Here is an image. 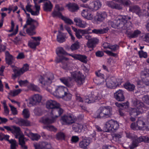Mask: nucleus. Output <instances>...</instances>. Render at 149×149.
<instances>
[{
  "label": "nucleus",
  "mask_w": 149,
  "mask_h": 149,
  "mask_svg": "<svg viewBox=\"0 0 149 149\" xmlns=\"http://www.w3.org/2000/svg\"><path fill=\"white\" fill-rule=\"evenodd\" d=\"M131 19V17L128 15H119L116 19L113 21L109 20L108 23L113 28L119 29L121 31H125L124 32L125 33L127 30L128 29L129 23L131 22L128 20Z\"/></svg>",
  "instance_id": "1"
},
{
  "label": "nucleus",
  "mask_w": 149,
  "mask_h": 149,
  "mask_svg": "<svg viewBox=\"0 0 149 149\" xmlns=\"http://www.w3.org/2000/svg\"><path fill=\"white\" fill-rule=\"evenodd\" d=\"M113 114L112 107L105 106L100 107L96 112L94 115L95 118L101 119L111 118Z\"/></svg>",
  "instance_id": "2"
},
{
  "label": "nucleus",
  "mask_w": 149,
  "mask_h": 149,
  "mask_svg": "<svg viewBox=\"0 0 149 149\" xmlns=\"http://www.w3.org/2000/svg\"><path fill=\"white\" fill-rule=\"evenodd\" d=\"M63 110L60 107V105L52 110L51 112V116L47 118H42L41 122L45 124H52L54 123L56 118L60 116L63 113Z\"/></svg>",
  "instance_id": "3"
},
{
  "label": "nucleus",
  "mask_w": 149,
  "mask_h": 149,
  "mask_svg": "<svg viewBox=\"0 0 149 149\" xmlns=\"http://www.w3.org/2000/svg\"><path fill=\"white\" fill-rule=\"evenodd\" d=\"M132 103L135 108H131L130 114L131 116L136 117L143 112L146 107L142 102L137 99L133 100Z\"/></svg>",
  "instance_id": "4"
},
{
  "label": "nucleus",
  "mask_w": 149,
  "mask_h": 149,
  "mask_svg": "<svg viewBox=\"0 0 149 149\" xmlns=\"http://www.w3.org/2000/svg\"><path fill=\"white\" fill-rule=\"evenodd\" d=\"M26 14L27 19L26 24L24 26V28H27V25H30V26L26 29V31L29 35H34L36 34V32L34 31L39 26V23L37 21L31 18L30 17L29 14L26 13Z\"/></svg>",
  "instance_id": "5"
},
{
  "label": "nucleus",
  "mask_w": 149,
  "mask_h": 149,
  "mask_svg": "<svg viewBox=\"0 0 149 149\" xmlns=\"http://www.w3.org/2000/svg\"><path fill=\"white\" fill-rule=\"evenodd\" d=\"M71 74L78 86H81L84 82L85 77L80 71L72 72L71 73Z\"/></svg>",
  "instance_id": "6"
},
{
  "label": "nucleus",
  "mask_w": 149,
  "mask_h": 149,
  "mask_svg": "<svg viewBox=\"0 0 149 149\" xmlns=\"http://www.w3.org/2000/svg\"><path fill=\"white\" fill-rule=\"evenodd\" d=\"M54 79L53 74L51 73H49L43 77L40 76L39 81L40 83L44 86L48 85L52 83Z\"/></svg>",
  "instance_id": "7"
},
{
  "label": "nucleus",
  "mask_w": 149,
  "mask_h": 149,
  "mask_svg": "<svg viewBox=\"0 0 149 149\" xmlns=\"http://www.w3.org/2000/svg\"><path fill=\"white\" fill-rule=\"evenodd\" d=\"M119 127L118 122L114 120L111 119L108 121L106 123L105 127L107 130L106 132H114L117 130Z\"/></svg>",
  "instance_id": "8"
},
{
  "label": "nucleus",
  "mask_w": 149,
  "mask_h": 149,
  "mask_svg": "<svg viewBox=\"0 0 149 149\" xmlns=\"http://www.w3.org/2000/svg\"><path fill=\"white\" fill-rule=\"evenodd\" d=\"M106 82L107 87L111 88H115L117 85H120L122 82L121 80L120 82H118L115 78L113 77L106 79Z\"/></svg>",
  "instance_id": "9"
},
{
  "label": "nucleus",
  "mask_w": 149,
  "mask_h": 149,
  "mask_svg": "<svg viewBox=\"0 0 149 149\" xmlns=\"http://www.w3.org/2000/svg\"><path fill=\"white\" fill-rule=\"evenodd\" d=\"M142 141L149 143V136H141L134 139L132 141V144L130 146V149H133L135 148L138 146L139 143Z\"/></svg>",
  "instance_id": "10"
},
{
  "label": "nucleus",
  "mask_w": 149,
  "mask_h": 149,
  "mask_svg": "<svg viewBox=\"0 0 149 149\" xmlns=\"http://www.w3.org/2000/svg\"><path fill=\"white\" fill-rule=\"evenodd\" d=\"M61 120L65 125H70L77 121V119L71 115H65L61 117Z\"/></svg>",
  "instance_id": "11"
},
{
  "label": "nucleus",
  "mask_w": 149,
  "mask_h": 149,
  "mask_svg": "<svg viewBox=\"0 0 149 149\" xmlns=\"http://www.w3.org/2000/svg\"><path fill=\"white\" fill-rule=\"evenodd\" d=\"M131 24V22H130L129 23L128 29L127 30L126 32L125 33L127 35L128 37L130 38L137 37L138 35L141 33V32L138 30H135L133 32V31L132 30V27Z\"/></svg>",
  "instance_id": "12"
},
{
  "label": "nucleus",
  "mask_w": 149,
  "mask_h": 149,
  "mask_svg": "<svg viewBox=\"0 0 149 149\" xmlns=\"http://www.w3.org/2000/svg\"><path fill=\"white\" fill-rule=\"evenodd\" d=\"M67 91V88L62 86H58L55 89L53 95L57 97H61L66 91Z\"/></svg>",
  "instance_id": "13"
},
{
  "label": "nucleus",
  "mask_w": 149,
  "mask_h": 149,
  "mask_svg": "<svg viewBox=\"0 0 149 149\" xmlns=\"http://www.w3.org/2000/svg\"><path fill=\"white\" fill-rule=\"evenodd\" d=\"M99 95L98 93L96 92H92L91 94L89 95L88 98L85 100V102L91 103L95 102L97 99L99 100Z\"/></svg>",
  "instance_id": "14"
},
{
  "label": "nucleus",
  "mask_w": 149,
  "mask_h": 149,
  "mask_svg": "<svg viewBox=\"0 0 149 149\" xmlns=\"http://www.w3.org/2000/svg\"><path fill=\"white\" fill-rule=\"evenodd\" d=\"M141 76L143 83L146 86H149V69H145L142 71L141 73Z\"/></svg>",
  "instance_id": "15"
},
{
  "label": "nucleus",
  "mask_w": 149,
  "mask_h": 149,
  "mask_svg": "<svg viewBox=\"0 0 149 149\" xmlns=\"http://www.w3.org/2000/svg\"><path fill=\"white\" fill-rule=\"evenodd\" d=\"M107 14L105 12H97L94 17V19L97 22H103L107 17Z\"/></svg>",
  "instance_id": "16"
},
{
  "label": "nucleus",
  "mask_w": 149,
  "mask_h": 149,
  "mask_svg": "<svg viewBox=\"0 0 149 149\" xmlns=\"http://www.w3.org/2000/svg\"><path fill=\"white\" fill-rule=\"evenodd\" d=\"M33 39L32 40L29 41L28 43L29 46L31 48L35 49L36 46L39 45L40 41L41 40V38L39 37H32Z\"/></svg>",
  "instance_id": "17"
},
{
  "label": "nucleus",
  "mask_w": 149,
  "mask_h": 149,
  "mask_svg": "<svg viewBox=\"0 0 149 149\" xmlns=\"http://www.w3.org/2000/svg\"><path fill=\"white\" fill-rule=\"evenodd\" d=\"M69 55L74 59L79 60L84 63L86 64L88 62L87 57L85 55L80 54H74V55L70 54Z\"/></svg>",
  "instance_id": "18"
},
{
  "label": "nucleus",
  "mask_w": 149,
  "mask_h": 149,
  "mask_svg": "<svg viewBox=\"0 0 149 149\" xmlns=\"http://www.w3.org/2000/svg\"><path fill=\"white\" fill-rule=\"evenodd\" d=\"M11 67L14 73L13 74H12V78L13 79H15L17 77L23 74L20 69H19L16 66L14 65H11Z\"/></svg>",
  "instance_id": "19"
},
{
  "label": "nucleus",
  "mask_w": 149,
  "mask_h": 149,
  "mask_svg": "<svg viewBox=\"0 0 149 149\" xmlns=\"http://www.w3.org/2000/svg\"><path fill=\"white\" fill-rule=\"evenodd\" d=\"M81 16L88 20H91L93 18V15L91 12L88 9H83L81 12Z\"/></svg>",
  "instance_id": "20"
},
{
  "label": "nucleus",
  "mask_w": 149,
  "mask_h": 149,
  "mask_svg": "<svg viewBox=\"0 0 149 149\" xmlns=\"http://www.w3.org/2000/svg\"><path fill=\"white\" fill-rule=\"evenodd\" d=\"M114 96L116 100L119 101H123L125 99L124 95V92L121 90L118 91L115 93Z\"/></svg>",
  "instance_id": "21"
},
{
  "label": "nucleus",
  "mask_w": 149,
  "mask_h": 149,
  "mask_svg": "<svg viewBox=\"0 0 149 149\" xmlns=\"http://www.w3.org/2000/svg\"><path fill=\"white\" fill-rule=\"evenodd\" d=\"M68 10L72 12L77 11L79 9L78 5L74 3H69L66 5Z\"/></svg>",
  "instance_id": "22"
},
{
  "label": "nucleus",
  "mask_w": 149,
  "mask_h": 149,
  "mask_svg": "<svg viewBox=\"0 0 149 149\" xmlns=\"http://www.w3.org/2000/svg\"><path fill=\"white\" fill-rule=\"evenodd\" d=\"M42 99V96L38 94L34 95L30 100L29 103L32 105H36L40 102Z\"/></svg>",
  "instance_id": "23"
},
{
  "label": "nucleus",
  "mask_w": 149,
  "mask_h": 149,
  "mask_svg": "<svg viewBox=\"0 0 149 149\" xmlns=\"http://www.w3.org/2000/svg\"><path fill=\"white\" fill-rule=\"evenodd\" d=\"M59 104L54 100H50L47 101L46 104V107L49 109L52 110L53 109L59 106Z\"/></svg>",
  "instance_id": "24"
},
{
  "label": "nucleus",
  "mask_w": 149,
  "mask_h": 149,
  "mask_svg": "<svg viewBox=\"0 0 149 149\" xmlns=\"http://www.w3.org/2000/svg\"><path fill=\"white\" fill-rule=\"evenodd\" d=\"M59 80L61 82L68 87H71L73 85L71 83L72 78L71 77H63L60 78Z\"/></svg>",
  "instance_id": "25"
},
{
  "label": "nucleus",
  "mask_w": 149,
  "mask_h": 149,
  "mask_svg": "<svg viewBox=\"0 0 149 149\" xmlns=\"http://www.w3.org/2000/svg\"><path fill=\"white\" fill-rule=\"evenodd\" d=\"M106 4L109 7L113 9L120 10L123 8L120 4L116 3L113 1H107Z\"/></svg>",
  "instance_id": "26"
},
{
  "label": "nucleus",
  "mask_w": 149,
  "mask_h": 149,
  "mask_svg": "<svg viewBox=\"0 0 149 149\" xmlns=\"http://www.w3.org/2000/svg\"><path fill=\"white\" fill-rule=\"evenodd\" d=\"M14 58L13 56L10 54L8 51L5 52V61L6 64L8 65H12Z\"/></svg>",
  "instance_id": "27"
},
{
  "label": "nucleus",
  "mask_w": 149,
  "mask_h": 149,
  "mask_svg": "<svg viewBox=\"0 0 149 149\" xmlns=\"http://www.w3.org/2000/svg\"><path fill=\"white\" fill-rule=\"evenodd\" d=\"M74 21L76 23V25L80 28H84L86 26V23L80 18H75Z\"/></svg>",
  "instance_id": "28"
},
{
  "label": "nucleus",
  "mask_w": 149,
  "mask_h": 149,
  "mask_svg": "<svg viewBox=\"0 0 149 149\" xmlns=\"http://www.w3.org/2000/svg\"><path fill=\"white\" fill-rule=\"evenodd\" d=\"M98 42V40L97 38H93L88 41L87 45L88 47L93 49L95 47Z\"/></svg>",
  "instance_id": "29"
},
{
  "label": "nucleus",
  "mask_w": 149,
  "mask_h": 149,
  "mask_svg": "<svg viewBox=\"0 0 149 149\" xmlns=\"http://www.w3.org/2000/svg\"><path fill=\"white\" fill-rule=\"evenodd\" d=\"M72 126V130L75 132H80L83 128V126L75 122L73 123Z\"/></svg>",
  "instance_id": "30"
},
{
  "label": "nucleus",
  "mask_w": 149,
  "mask_h": 149,
  "mask_svg": "<svg viewBox=\"0 0 149 149\" xmlns=\"http://www.w3.org/2000/svg\"><path fill=\"white\" fill-rule=\"evenodd\" d=\"M109 29L108 27L99 29H94L92 30V33L97 34H101L107 33Z\"/></svg>",
  "instance_id": "31"
},
{
  "label": "nucleus",
  "mask_w": 149,
  "mask_h": 149,
  "mask_svg": "<svg viewBox=\"0 0 149 149\" xmlns=\"http://www.w3.org/2000/svg\"><path fill=\"white\" fill-rule=\"evenodd\" d=\"M25 138L23 135H20L19 138V144L22 148L24 149H27V146L26 144Z\"/></svg>",
  "instance_id": "32"
},
{
  "label": "nucleus",
  "mask_w": 149,
  "mask_h": 149,
  "mask_svg": "<svg viewBox=\"0 0 149 149\" xmlns=\"http://www.w3.org/2000/svg\"><path fill=\"white\" fill-rule=\"evenodd\" d=\"M53 7L51 3L49 1H47L44 4L43 6L44 10L45 11H50Z\"/></svg>",
  "instance_id": "33"
},
{
  "label": "nucleus",
  "mask_w": 149,
  "mask_h": 149,
  "mask_svg": "<svg viewBox=\"0 0 149 149\" xmlns=\"http://www.w3.org/2000/svg\"><path fill=\"white\" fill-rule=\"evenodd\" d=\"M90 143L89 140L84 139L79 143V145L80 148L85 149L89 144Z\"/></svg>",
  "instance_id": "34"
},
{
  "label": "nucleus",
  "mask_w": 149,
  "mask_h": 149,
  "mask_svg": "<svg viewBox=\"0 0 149 149\" xmlns=\"http://www.w3.org/2000/svg\"><path fill=\"white\" fill-rule=\"evenodd\" d=\"M17 123L20 126H28L30 125V123L29 120L24 119L19 120Z\"/></svg>",
  "instance_id": "35"
},
{
  "label": "nucleus",
  "mask_w": 149,
  "mask_h": 149,
  "mask_svg": "<svg viewBox=\"0 0 149 149\" xmlns=\"http://www.w3.org/2000/svg\"><path fill=\"white\" fill-rule=\"evenodd\" d=\"M58 33L57 36V41L60 43L64 42L65 40V36L60 31H58Z\"/></svg>",
  "instance_id": "36"
},
{
  "label": "nucleus",
  "mask_w": 149,
  "mask_h": 149,
  "mask_svg": "<svg viewBox=\"0 0 149 149\" xmlns=\"http://www.w3.org/2000/svg\"><path fill=\"white\" fill-rule=\"evenodd\" d=\"M124 88L130 91H132L134 90L135 86L134 85L131 84L129 82H127L124 85Z\"/></svg>",
  "instance_id": "37"
},
{
  "label": "nucleus",
  "mask_w": 149,
  "mask_h": 149,
  "mask_svg": "<svg viewBox=\"0 0 149 149\" xmlns=\"http://www.w3.org/2000/svg\"><path fill=\"white\" fill-rule=\"evenodd\" d=\"M95 74L98 77L97 79V80H100L101 79H102V81L100 82H99L98 83H96L97 85H100L102 84H103L104 83V75L103 74H101L100 72L99 71L98 72H96Z\"/></svg>",
  "instance_id": "38"
},
{
  "label": "nucleus",
  "mask_w": 149,
  "mask_h": 149,
  "mask_svg": "<svg viewBox=\"0 0 149 149\" xmlns=\"http://www.w3.org/2000/svg\"><path fill=\"white\" fill-rule=\"evenodd\" d=\"M40 149L45 148V149H50L51 146L50 144L47 142H40Z\"/></svg>",
  "instance_id": "39"
},
{
  "label": "nucleus",
  "mask_w": 149,
  "mask_h": 149,
  "mask_svg": "<svg viewBox=\"0 0 149 149\" xmlns=\"http://www.w3.org/2000/svg\"><path fill=\"white\" fill-rule=\"evenodd\" d=\"M80 48V43L78 41L72 44L70 47V49L72 51L76 50Z\"/></svg>",
  "instance_id": "40"
},
{
  "label": "nucleus",
  "mask_w": 149,
  "mask_h": 149,
  "mask_svg": "<svg viewBox=\"0 0 149 149\" xmlns=\"http://www.w3.org/2000/svg\"><path fill=\"white\" fill-rule=\"evenodd\" d=\"M65 137V135L63 132H59L56 135V139L58 140H64Z\"/></svg>",
  "instance_id": "41"
},
{
  "label": "nucleus",
  "mask_w": 149,
  "mask_h": 149,
  "mask_svg": "<svg viewBox=\"0 0 149 149\" xmlns=\"http://www.w3.org/2000/svg\"><path fill=\"white\" fill-rule=\"evenodd\" d=\"M123 133L122 132H120L113 134V140L116 141H118L119 139L122 137L123 135Z\"/></svg>",
  "instance_id": "42"
},
{
  "label": "nucleus",
  "mask_w": 149,
  "mask_h": 149,
  "mask_svg": "<svg viewBox=\"0 0 149 149\" xmlns=\"http://www.w3.org/2000/svg\"><path fill=\"white\" fill-rule=\"evenodd\" d=\"M146 125V123L140 119H139L137 121L136 126L139 130L144 128Z\"/></svg>",
  "instance_id": "43"
},
{
  "label": "nucleus",
  "mask_w": 149,
  "mask_h": 149,
  "mask_svg": "<svg viewBox=\"0 0 149 149\" xmlns=\"http://www.w3.org/2000/svg\"><path fill=\"white\" fill-rule=\"evenodd\" d=\"M72 96V95L71 93L66 91L62 97L65 100L68 101L71 99Z\"/></svg>",
  "instance_id": "44"
},
{
  "label": "nucleus",
  "mask_w": 149,
  "mask_h": 149,
  "mask_svg": "<svg viewBox=\"0 0 149 149\" xmlns=\"http://www.w3.org/2000/svg\"><path fill=\"white\" fill-rule=\"evenodd\" d=\"M9 142L11 144V149H15L18 146L16 141L15 139H11L9 141Z\"/></svg>",
  "instance_id": "45"
},
{
  "label": "nucleus",
  "mask_w": 149,
  "mask_h": 149,
  "mask_svg": "<svg viewBox=\"0 0 149 149\" xmlns=\"http://www.w3.org/2000/svg\"><path fill=\"white\" fill-rule=\"evenodd\" d=\"M56 53L58 55L59 54L66 55L67 54V52L61 47L57 48L56 49Z\"/></svg>",
  "instance_id": "46"
},
{
  "label": "nucleus",
  "mask_w": 149,
  "mask_h": 149,
  "mask_svg": "<svg viewBox=\"0 0 149 149\" xmlns=\"http://www.w3.org/2000/svg\"><path fill=\"white\" fill-rule=\"evenodd\" d=\"M115 104L117 107H122L124 108H126L128 107V103L127 102L121 103L116 102Z\"/></svg>",
  "instance_id": "47"
},
{
  "label": "nucleus",
  "mask_w": 149,
  "mask_h": 149,
  "mask_svg": "<svg viewBox=\"0 0 149 149\" xmlns=\"http://www.w3.org/2000/svg\"><path fill=\"white\" fill-rule=\"evenodd\" d=\"M52 15L53 17L55 18L57 17L61 18L62 19V17L63 16L60 12L56 10H54L52 13Z\"/></svg>",
  "instance_id": "48"
},
{
  "label": "nucleus",
  "mask_w": 149,
  "mask_h": 149,
  "mask_svg": "<svg viewBox=\"0 0 149 149\" xmlns=\"http://www.w3.org/2000/svg\"><path fill=\"white\" fill-rule=\"evenodd\" d=\"M22 115L24 118H28L30 116V113L27 109H24L22 111Z\"/></svg>",
  "instance_id": "49"
},
{
  "label": "nucleus",
  "mask_w": 149,
  "mask_h": 149,
  "mask_svg": "<svg viewBox=\"0 0 149 149\" xmlns=\"http://www.w3.org/2000/svg\"><path fill=\"white\" fill-rule=\"evenodd\" d=\"M21 130L19 127H17L15 126H13V133H15L16 134H19Z\"/></svg>",
  "instance_id": "50"
},
{
  "label": "nucleus",
  "mask_w": 149,
  "mask_h": 149,
  "mask_svg": "<svg viewBox=\"0 0 149 149\" xmlns=\"http://www.w3.org/2000/svg\"><path fill=\"white\" fill-rule=\"evenodd\" d=\"M31 134V135L30 137H31V140L33 141H38L40 137V136L37 134H35L32 133Z\"/></svg>",
  "instance_id": "51"
},
{
  "label": "nucleus",
  "mask_w": 149,
  "mask_h": 149,
  "mask_svg": "<svg viewBox=\"0 0 149 149\" xmlns=\"http://www.w3.org/2000/svg\"><path fill=\"white\" fill-rule=\"evenodd\" d=\"M62 19L64 20L65 23L68 24H73L72 21L70 19H69L66 17L62 16Z\"/></svg>",
  "instance_id": "52"
},
{
  "label": "nucleus",
  "mask_w": 149,
  "mask_h": 149,
  "mask_svg": "<svg viewBox=\"0 0 149 149\" xmlns=\"http://www.w3.org/2000/svg\"><path fill=\"white\" fill-rule=\"evenodd\" d=\"M94 9L98 10L101 6V4L100 1L97 0L94 1Z\"/></svg>",
  "instance_id": "53"
},
{
  "label": "nucleus",
  "mask_w": 149,
  "mask_h": 149,
  "mask_svg": "<svg viewBox=\"0 0 149 149\" xmlns=\"http://www.w3.org/2000/svg\"><path fill=\"white\" fill-rule=\"evenodd\" d=\"M138 54L140 58H146L148 57V54L146 52H144L143 50H141L139 52Z\"/></svg>",
  "instance_id": "54"
},
{
  "label": "nucleus",
  "mask_w": 149,
  "mask_h": 149,
  "mask_svg": "<svg viewBox=\"0 0 149 149\" xmlns=\"http://www.w3.org/2000/svg\"><path fill=\"white\" fill-rule=\"evenodd\" d=\"M43 128L50 131H55L56 130V129L54 126L51 125L44 126H43Z\"/></svg>",
  "instance_id": "55"
},
{
  "label": "nucleus",
  "mask_w": 149,
  "mask_h": 149,
  "mask_svg": "<svg viewBox=\"0 0 149 149\" xmlns=\"http://www.w3.org/2000/svg\"><path fill=\"white\" fill-rule=\"evenodd\" d=\"M22 91L20 89H18L10 92V95L13 96H15L20 93Z\"/></svg>",
  "instance_id": "56"
},
{
  "label": "nucleus",
  "mask_w": 149,
  "mask_h": 149,
  "mask_svg": "<svg viewBox=\"0 0 149 149\" xmlns=\"http://www.w3.org/2000/svg\"><path fill=\"white\" fill-rule=\"evenodd\" d=\"M79 138L77 136H74L71 137V142L72 143H76L79 141Z\"/></svg>",
  "instance_id": "57"
},
{
  "label": "nucleus",
  "mask_w": 149,
  "mask_h": 149,
  "mask_svg": "<svg viewBox=\"0 0 149 149\" xmlns=\"http://www.w3.org/2000/svg\"><path fill=\"white\" fill-rule=\"evenodd\" d=\"M143 102L149 105V96L147 95H144L142 98Z\"/></svg>",
  "instance_id": "58"
},
{
  "label": "nucleus",
  "mask_w": 149,
  "mask_h": 149,
  "mask_svg": "<svg viewBox=\"0 0 149 149\" xmlns=\"http://www.w3.org/2000/svg\"><path fill=\"white\" fill-rule=\"evenodd\" d=\"M33 112L34 114L37 116H40L41 114V110L39 108H36L34 110Z\"/></svg>",
  "instance_id": "59"
},
{
  "label": "nucleus",
  "mask_w": 149,
  "mask_h": 149,
  "mask_svg": "<svg viewBox=\"0 0 149 149\" xmlns=\"http://www.w3.org/2000/svg\"><path fill=\"white\" fill-rule=\"evenodd\" d=\"M119 48V45H110L109 47V49H111L112 51H115Z\"/></svg>",
  "instance_id": "60"
},
{
  "label": "nucleus",
  "mask_w": 149,
  "mask_h": 149,
  "mask_svg": "<svg viewBox=\"0 0 149 149\" xmlns=\"http://www.w3.org/2000/svg\"><path fill=\"white\" fill-rule=\"evenodd\" d=\"M29 69V65L27 64H24L23 67L20 69L23 73L27 71Z\"/></svg>",
  "instance_id": "61"
},
{
  "label": "nucleus",
  "mask_w": 149,
  "mask_h": 149,
  "mask_svg": "<svg viewBox=\"0 0 149 149\" xmlns=\"http://www.w3.org/2000/svg\"><path fill=\"white\" fill-rule=\"evenodd\" d=\"M9 106L12 112V113L13 115H15L17 113V112L16 109V108L14 106L9 105Z\"/></svg>",
  "instance_id": "62"
},
{
  "label": "nucleus",
  "mask_w": 149,
  "mask_h": 149,
  "mask_svg": "<svg viewBox=\"0 0 149 149\" xmlns=\"http://www.w3.org/2000/svg\"><path fill=\"white\" fill-rule=\"evenodd\" d=\"M24 133L25 135L29 137H30L31 135V134L32 133L31 132L30 130L27 128L25 129Z\"/></svg>",
  "instance_id": "63"
},
{
  "label": "nucleus",
  "mask_w": 149,
  "mask_h": 149,
  "mask_svg": "<svg viewBox=\"0 0 149 149\" xmlns=\"http://www.w3.org/2000/svg\"><path fill=\"white\" fill-rule=\"evenodd\" d=\"M104 55L103 52L102 51H98L95 53V55L97 57H101Z\"/></svg>",
  "instance_id": "64"
}]
</instances>
